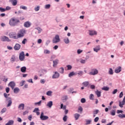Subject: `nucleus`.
<instances>
[{
  "label": "nucleus",
  "mask_w": 125,
  "mask_h": 125,
  "mask_svg": "<svg viewBox=\"0 0 125 125\" xmlns=\"http://www.w3.org/2000/svg\"><path fill=\"white\" fill-rule=\"evenodd\" d=\"M20 23L19 19L16 18H11L9 21V24L10 26H16L17 24Z\"/></svg>",
  "instance_id": "nucleus-1"
},
{
  "label": "nucleus",
  "mask_w": 125,
  "mask_h": 125,
  "mask_svg": "<svg viewBox=\"0 0 125 125\" xmlns=\"http://www.w3.org/2000/svg\"><path fill=\"white\" fill-rule=\"evenodd\" d=\"M25 34H26V30H25V29H22L20 30L17 34L18 38H19V39H20V38H23Z\"/></svg>",
  "instance_id": "nucleus-2"
},
{
  "label": "nucleus",
  "mask_w": 125,
  "mask_h": 125,
  "mask_svg": "<svg viewBox=\"0 0 125 125\" xmlns=\"http://www.w3.org/2000/svg\"><path fill=\"white\" fill-rule=\"evenodd\" d=\"M19 58L20 61H24L25 60V53L23 51L20 53Z\"/></svg>",
  "instance_id": "nucleus-3"
},
{
  "label": "nucleus",
  "mask_w": 125,
  "mask_h": 125,
  "mask_svg": "<svg viewBox=\"0 0 125 125\" xmlns=\"http://www.w3.org/2000/svg\"><path fill=\"white\" fill-rule=\"evenodd\" d=\"M98 74V70L96 69H92L91 70V72L89 73V75L91 76H95V75H97Z\"/></svg>",
  "instance_id": "nucleus-4"
},
{
  "label": "nucleus",
  "mask_w": 125,
  "mask_h": 125,
  "mask_svg": "<svg viewBox=\"0 0 125 125\" xmlns=\"http://www.w3.org/2000/svg\"><path fill=\"white\" fill-rule=\"evenodd\" d=\"M60 42V38L59 37V35H56L53 40V43H57V42Z\"/></svg>",
  "instance_id": "nucleus-5"
},
{
  "label": "nucleus",
  "mask_w": 125,
  "mask_h": 125,
  "mask_svg": "<svg viewBox=\"0 0 125 125\" xmlns=\"http://www.w3.org/2000/svg\"><path fill=\"white\" fill-rule=\"evenodd\" d=\"M40 119L42 121H46V120H48L49 117L47 116H44L43 112H42L40 116Z\"/></svg>",
  "instance_id": "nucleus-6"
},
{
  "label": "nucleus",
  "mask_w": 125,
  "mask_h": 125,
  "mask_svg": "<svg viewBox=\"0 0 125 125\" xmlns=\"http://www.w3.org/2000/svg\"><path fill=\"white\" fill-rule=\"evenodd\" d=\"M0 40L2 42H10V40H9V38L6 36H2L0 38Z\"/></svg>",
  "instance_id": "nucleus-7"
},
{
  "label": "nucleus",
  "mask_w": 125,
  "mask_h": 125,
  "mask_svg": "<svg viewBox=\"0 0 125 125\" xmlns=\"http://www.w3.org/2000/svg\"><path fill=\"white\" fill-rule=\"evenodd\" d=\"M15 85H16L15 83L13 81L10 82L8 84V86H10L12 89H13L14 87H15Z\"/></svg>",
  "instance_id": "nucleus-8"
},
{
  "label": "nucleus",
  "mask_w": 125,
  "mask_h": 125,
  "mask_svg": "<svg viewBox=\"0 0 125 125\" xmlns=\"http://www.w3.org/2000/svg\"><path fill=\"white\" fill-rule=\"evenodd\" d=\"M31 25H32V23L30 22V21H26L24 23V27L25 28H29V27H31Z\"/></svg>",
  "instance_id": "nucleus-9"
},
{
  "label": "nucleus",
  "mask_w": 125,
  "mask_h": 125,
  "mask_svg": "<svg viewBox=\"0 0 125 125\" xmlns=\"http://www.w3.org/2000/svg\"><path fill=\"white\" fill-rule=\"evenodd\" d=\"M7 100L8 101V104L7 105V107H10L11 106V104H12V100L11 99V98H8L7 99Z\"/></svg>",
  "instance_id": "nucleus-10"
},
{
  "label": "nucleus",
  "mask_w": 125,
  "mask_h": 125,
  "mask_svg": "<svg viewBox=\"0 0 125 125\" xmlns=\"http://www.w3.org/2000/svg\"><path fill=\"white\" fill-rule=\"evenodd\" d=\"M125 104V96L124 97L122 102H119V106L121 108H123Z\"/></svg>",
  "instance_id": "nucleus-11"
},
{
  "label": "nucleus",
  "mask_w": 125,
  "mask_h": 125,
  "mask_svg": "<svg viewBox=\"0 0 125 125\" xmlns=\"http://www.w3.org/2000/svg\"><path fill=\"white\" fill-rule=\"evenodd\" d=\"M15 50H19L20 48H21V45L20 44L17 43L15 44V46L14 47Z\"/></svg>",
  "instance_id": "nucleus-12"
},
{
  "label": "nucleus",
  "mask_w": 125,
  "mask_h": 125,
  "mask_svg": "<svg viewBox=\"0 0 125 125\" xmlns=\"http://www.w3.org/2000/svg\"><path fill=\"white\" fill-rule=\"evenodd\" d=\"M9 1L12 3L13 6L17 5V0H9Z\"/></svg>",
  "instance_id": "nucleus-13"
},
{
  "label": "nucleus",
  "mask_w": 125,
  "mask_h": 125,
  "mask_svg": "<svg viewBox=\"0 0 125 125\" xmlns=\"http://www.w3.org/2000/svg\"><path fill=\"white\" fill-rule=\"evenodd\" d=\"M90 36H94V35H97V32L94 30H89Z\"/></svg>",
  "instance_id": "nucleus-14"
},
{
  "label": "nucleus",
  "mask_w": 125,
  "mask_h": 125,
  "mask_svg": "<svg viewBox=\"0 0 125 125\" xmlns=\"http://www.w3.org/2000/svg\"><path fill=\"white\" fill-rule=\"evenodd\" d=\"M122 71V67L121 66H118L116 68L115 70V73H116V74H118L120 73Z\"/></svg>",
  "instance_id": "nucleus-15"
},
{
  "label": "nucleus",
  "mask_w": 125,
  "mask_h": 125,
  "mask_svg": "<svg viewBox=\"0 0 125 125\" xmlns=\"http://www.w3.org/2000/svg\"><path fill=\"white\" fill-rule=\"evenodd\" d=\"M60 75L59 73L57 72H55L54 75L52 76V78L53 79H57V78H59V76Z\"/></svg>",
  "instance_id": "nucleus-16"
},
{
  "label": "nucleus",
  "mask_w": 125,
  "mask_h": 125,
  "mask_svg": "<svg viewBox=\"0 0 125 125\" xmlns=\"http://www.w3.org/2000/svg\"><path fill=\"white\" fill-rule=\"evenodd\" d=\"M53 67H56L58 63H59V61L58 60V59H56L55 61H53Z\"/></svg>",
  "instance_id": "nucleus-17"
},
{
  "label": "nucleus",
  "mask_w": 125,
  "mask_h": 125,
  "mask_svg": "<svg viewBox=\"0 0 125 125\" xmlns=\"http://www.w3.org/2000/svg\"><path fill=\"white\" fill-rule=\"evenodd\" d=\"M53 105V102H52V101H49V102L47 103L46 106L49 108H51Z\"/></svg>",
  "instance_id": "nucleus-18"
},
{
  "label": "nucleus",
  "mask_w": 125,
  "mask_h": 125,
  "mask_svg": "<svg viewBox=\"0 0 125 125\" xmlns=\"http://www.w3.org/2000/svg\"><path fill=\"white\" fill-rule=\"evenodd\" d=\"M94 51H95V52H98V51H99V50H100V45H98L96 46L95 47V48H94Z\"/></svg>",
  "instance_id": "nucleus-19"
},
{
  "label": "nucleus",
  "mask_w": 125,
  "mask_h": 125,
  "mask_svg": "<svg viewBox=\"0 0 125 125\" xmlns=\"http://www.w3.org/2000/svg\"><path fill=\"white\" fill-rule=\"evenodd\" d=\"M63 41L66 44H68V43L70 42V40H69V38L68 37L64 38Z\"/></svg>",
  "instance_id": "nucleus-20"
},
{
  "label": "nucleus",
  "mask_w": 125,
  "mask_h": 125,
  "mask_svg": "<svg viewBox=\"0 0 125 125\" xmlns=\"http://www.w3.org/2000/svg\"><path fill=\"white\" fill-rule=\"evenodd\" d=\"M74 118L75 119L76 121H78L79 120V118H80V116H81L79 114L75 113L74 115Z\"/></svg>",
  "instance_id": "nucleus-21"
},
{
  "label": "nucleus",
  "mask_w": 125,
  "mask_h": 125,
  "mask_svg": "<svg viewBox=\"0 0 125 125\" xmlns=\"http://www.w3.org/2000/svg\"><path fill=\"white\" fill-rule=\"evenodd\" d=\"M95 94H96L97 97H100V96H101V92L98 91V90H97L95 92Z\"/></svg>",
  "instance_id": "nucleus-22"
},
{
  "label": "nucleus",
  "mask_w": 125,
  "mask_h": 125,
  "mask_svg": "<svg viewBox=\"0 0 125 125\" xmlns=\"http://www.w3.org/2000/svg\"><path fill=\"white\" fill-rule=\"evenodd\" d=\"M14 124V121L13 120H10L7 123L5 124V125H12Z\"/></svg>",
  "instance_id": "nucleus-23"
},
{
  "label": "nucleus",
  "mask_w": 125,
  "mask_h": 125,
  "mask_svg": "<svg viewBox=\"0 0 125 125\" xmlns=\"http://www.w3.org/2000/svg\"><path fill=\"white\" fill-rule=\"evenodd\" d=\"M24 107H25V105L24 104H20L19 105V109H21V110H24Z\"/></svg>",
  "instance_id": "nucleus-24"
},
{
  "label": "nucleus",
  "mask_w": 125,
  "mask_h": 125,
  "mask_svg": "<svg viewBox=\"0 0 125 125\" xmlns=\"http://www.w3.org/2000/svg\"><path fill=\"white\" fill-rule=\"evenodd\" d=\"M26 69L27 68H26V66H23L21 68V71L22 73H25Z\"/></svg>",
  "instance_id": "nucleus-25"
},
{
  "label": "nucleus",
  "mask_w": 125,
  "mask_h": 125,
  "mask_svg": "<svg viewBox=\"0 0 125 125\" xmlns=\"http://www.w3.org/2000/svg\"><path fill=\"white\" fill-rule=\"evenodd\" d=\"M9 36H10V38H12L13 39H14L15 40H17V39H19V38H18V36H16L15 35L14 36H12V33H10Z\"/></svg>",
  "instance_id": "nucleus-26"
},
{
  "label": "nucleus",
  "mask_w": 125,
  "mask_h": 125,
  "mask_svg": "<svg viewBox=\"0 0 125 125\" xmlns=\"http://www.w3.org/2000/svg\"><path fill=\"white\" fill-rule=\"evenodd\" d=\"M9 36H10V38H12L13 39H14L15 40H17V39H19V38H18V36H16L15 35L14 36H12V33H10Z\"/></svg>",
  "instance_id": "nucleus-27"
},
{
  "label": "nucleus",
  "mask_w": 125,
  "mask_h": 125,
  "mask_svg": "<svg viewBox=\"0 0 125 125\" xmlns=\"http://www.w3.org/2000/svg\"><path fill=\"white\" fill-rule=\"evenodd\" d=\"M19 91H20V89L18 87H16L14 89V93H18Z\"/></svg>",
  "instance_id": "nucleus-28"
},
{
  "label": "nucleus",
  "mask_w": 125,
  "mask_h": 125,
  "mask_svg": "<svg viewBox=\"0 0 125 125\" xmlns=\"http://www.w3.org/2000/svg\"><path fill=\"white\" fill-rule=\"evenodd\" d=\"M59 72H60V73H61V74H63V73H64V68L61 67L60 68H59Z\"/></svg>",
  "instance_id": "nucleus-29"
},
{
  "label": "nucleus",
  "mask_w": 125,
  "mask_h": 125,
  "mask_svg": "<svg viewBox=\"0 0 125 125\" xmlns=\"http://www.w3.org/2000/svg\"><path fill=\"white\" fill-rule=\"evenodd\" d=\"M102 90H105V91H108V90L109 89V87L104 86L102 88Z\"/></svg>",
  "instance_id": "nucleus-30"
},
{
  "label": "nucleus",
  "mask_w": 125,
  "mask_h": 125,
  "mask_svg": "<svg viewBox=\"0 0 125 125\" xmlns=\"http://www.w3.org/2000/svg\"><path fill=\"white\" fill-rule=\"evenodd\" d=\"M90 100H94V95L91 94L89 96Z\"/></svg>",
  "instance_id": "nucleus-31"
},
{
  "label": "nucleus",
  "mask_w": 125,
  "mask_h": 125,
  "mask_svg": "<svg viewBox=\"0 0 125 125\" xmlns=\"http://www.w3.org/2000/svg\"><path fill=\"white\" fill-rule=\"evenodd\" d=\"M83 85H84V86H87L88 85V84H89V82L86 81V82H84L83 83Z\"/></svg>",
  "instance_id": "nucleus-32"
},
{
  "label": "nucleus",
  "mask_w": 125,
  "mask_h": 125,
  "mask_svg": "<svg viewBox=\"0 0 125 125\" xmlns=\"http://www.w3.org/2000/svg\"><path fill=\"white\" fill-rule=\"evenodd\" d=\"M108 74L109 75H113L114 74V72L113 71V69L112 68H109Z\"/></svg>",
  "instance_id": "nucleus-33"
},
{
  "label": "nucleus",
  "mask_w": 125,
  "mask_h": 125,
  "mask_svg": "<svg viewBox=\"0 0 125 125\" xmlns=\"http://www.w3.org/2000/svg\"><path fill=\"white\" fill-rule=\"evenodd\" d=\"M86 122V125H90V124H91V120H85Z\"/></svg>",
  "instance_id": "nucleus-34"
},
{
  "label": "nucleus",
  "mask_w": 125,
  "mask_h": 125,
  "mask_svg": "<svg viewBox=\"0 0 125 125\" xmlns=\"http://www.w3.org/2000/svg\"><path fill=\"white\" fill-rule=\"evenodd\" d=\"M2 80L3 82H4L5 83H6V82H7L8 81L7 78H6V77L5 76H3V78H2Z\"/></svg>",
  "instance_id": "nucleus-35"
},
{
  "label": "nucleus",
  "mask_w": 125,
  "mask_h": 125,
  "mask_svg": "<svg viewBox=\"0 0 125 125\" xmlns=\"http://www.w3.org/2000/svg\"><path fill=\"white\" fill-rule=\"evenodd\" d=\"M36 30H38L39 34H41L42 33V29L41 28V27H37L36 28Z\"/></svg>",
  "instance_id": "nucleus-36"
},
{
  "label": "nucleus",
  "mask_w": 125,
  "mask_h": 125,
  "mask_svg": "<svg viewBox=\"0 0 125 125\" xmlns=\"http://www.w3.org/2000/svg\"><path fill=\"white\" fill-rule=\"evenodd\" d=\"M110 115H111V116H115V115H116V110L111 111L110 112Z\"/></svg>",
  "instance_id": "nucleus-37"
},
{
  "label": "nucleus",
  "mask_w": 125,
  "mask_h": 125,
  "mask_svg": "<svg viewBox=\"0 0 125 125\" xmlns=\"http://www.w3.org/2000/svg\"><path fill=\"white\" fill-rule=\"evenodd\" d=\"M118 117L121 118V119H124V118H125V114H119Z\"/></svg>",
  "instance_id": "nucleus-38"
},
{
  "label": "nucleus",
  "mask_w": 125,
  "mask_h": 125,
  "mask_svg": "<svg viewBox=\"0 0 125 125\" xmlns=\"http://www.w3.org/2000/svg\"><path fill=\"white\" fill-rule=\"evenodd\" d=\"M6 108L4 107L1 111V114H3V113H5L6 112Z\"/></svg>",
  "instance_id": "nucleus-39"
},
{
  "label": "nucleus",
  "mask_w": 125,
  "mask_h": 125,
  "mask_svg": "<svg viewBox=\"0 0 125 125\" xmlns=\"http://www.w3.org/2000/svg\"><path fill=\"white\" fill-rule=\"evenodd\" d=\"M20 9H23V10H27V7L25 6H21Z\"/></svg>",
  "instance_id": "nucleus-40"
},
{
  "label": "nucleus",
  "mask_w": 125,
  "mask_h": 125,
  "mask_svg": "<svg viewBox=\"0 0 125 125\" xmlns=\"http://www.w3.org/2000/svg\"><path fill=\"white\" fill-rule=\"evenodd\" d=\"M46 94L48 96H51V94H52V92L51 91H48L46 92Z\"/></svg>",
  "instance_id": "nucleus-41"
},
{
  "label": "nucleus",
  "mask_w": 125,
  "mask_h": 125,
  "mask_svg": "<svg viewBox=\"0 0 125 125\" xmlns=\"http://www.w3.org/2000/svg\"><path fill=\"white\" fill-rule=\"evenodd\" d=\"M44 54H49V53H50V51L48 50H44Z\"/></svg>",
  "instance_id": "nucleus-42"
},
{
  "label": "nucleus",
  "mask_w": 125,
  "mask_h": 125,
  "mask_svg": "<svg viewBox=\"0 0 125 125\" xmlns=\"http://www.w3.org/2000/svg\"><path fill=\"white\" fill-rule=\"evenodd\" d=\"M68 119V117L66 115H64L63 117V122H67V119Z\"/></svg>",
  "instance_id": "nucleus-43"
},
{
  "label": "nucleus",
  "mask_w": 125,
  "mask_h": 125,
  "mask_svg": "<svg viewBox=\"0 0 125 125\" xmlns=\"http://www.w3.org/2000/svg\"><path fill=\"white\" fill-rule=\"evenodd\" d=\"M11 62H15V57L13 56L11 59Z\"/></svg>",
  "instance_id": "nucleus-44"
},
{
  "label": "nucleus",
  "mask_w": 125,
  "mask_h": 125,
  "mask_svg": "<svg viewBox=\"0 0 125 125\" xmlns=\"http://www.w3.org/2000/svg\"><path fill=\"white\" fill-rule=\"evenodd\" d=\"M98 113H99V110L96 109L93 111L94 115H97Z\"/></svg>",
  "instance_id": "nucleus-45"
},
{
  "label": "nucleus",
  "mask_w": 125,
  "mask_h": 125,
  "mask_svg": "<svg viewBox=\"0 0 125 125\" xmlns=\"http://www.w3.org/2000/svg\"><path fill=\"white\" fill-rule=\"evenodd\" d=\"M74 75H75V73H74L73 72H72L69 74L68 77H73V76H74Z\"/></svg>",
  "instance_id": "nucleus-46"
},
{
  "label": "nucleus",
  "mask_w": 125,
  "mask_h": 125,
  "mask_svg": "<svg viewBox=\"0 0 125 125\" xmlns=\"http://www.w3.org/2000/svg\"><path fill=\"white\" fill-rule=\"evenodd\" d=\"M45 8L46 9H49V8H50V4H46L45 6Z\"/></svg>",
  "instance_id": "nucleus-47"
},
{
  "label": "nucleus",
  "mask_w": 125,
  "mask_h": 125,
  "mask_svg": "<svg viewBox=\"0 0 125 125\" xmlns=\"http://www.w3.org/2000/svg\"><path fill=\"white\" fill-rule=\"evenodd\" d=\"M38 111H40V109H39V107H36L33 110L34 113H36L38 112Z\"/></svg>",
  "instance_id": "nucleus-48"
},
{
  "label": "nucleus",
  "mask_w": 125,
  "mask_h": 125,
  "mask_svg": "<svg viewBox=\"0 0 125 125\" xmlns=\"http://www.w3.org/2000/svg\"><path fill=\"white\" fill-rule=\"evenodd\" d=\"M26 42H27V39H24L22 41V44H25Z\"/></svg>",
  "instance_id": "nucleus-49"
},
{
  "label": "nucleus",
  "mask_w": 125,
  "mask_h": 125,
  "mask_svg": "<svg viewBox=\"0 0 125 125\" xmlns=\"http://www.w3.org/2000/svg\"><path fill=\"white\" fill-rule=\"evenodd\" d=\"M0 11L1 12H4L5 11V9L2 7H0Z\"/></svg>",
  "instance_id": "nucleus-50"
},
{
  "label": "nucleus",
  "mask_w": 125,
  "mask_h": 125,
  "mask_svg": "<svg viewBox=\"0 0 125 125\" xmlns=\"http://www.w3.org/2000/svg\"><path fill=\"white\" fill-rule=\"evenodd\" d=\"M24 83H25V81H22L20 83V86H23L24 85Z\"/></svg>",
  "instance_id": "nucleus-51"
},
{
  "label": "nucleus",
  "mask_w": 125,
  "mask_h": 125,
  "mask_svg": "<svg viewBox=\"0 0 125 125\" xmlns=\"http://www.w3.org/2000/svg\"><path fill=\"white\" fill-rule=\"evenodd\" d=\"M82 52H83V50H81L80 49H79L77 50L78 54H81V53H82Z\"/></svg>",
  "instance_id": "nucleus-52"
},
{
  "label": "nucleus",
  "mask_w": 125,
  "mask_h": 125,
  "mask_svg": "<svg viewBox=\"0 0 125 125\" xmlns=\"http://www.w3.org/2000/svg\"><path fill=\"white\" fill-rule=\"evenodd\" d=\"M35 11H39L40 10V6H38L35 8Z\"/></svg>",
  "instance_id": "nucleus-53"
},
{
  "label": "nucleus",
  "mask_w": 125,
  "mask_h": 125,
  "mask_svg": "<svg viewBox=\"0 0 125 125\" xmlns=\"http://www.w3.org/2000/svg\"><path fill=\"white\" fill-rule=\"evenodd\" d=\"M81 103H85V99H84V98H82V99L81 100Z\"/></svg>",
  "instance_id": "nucleus-54"
},
{
  "label": "nucleus",
  "mask_w": 125,
  "mask_h": 125,
  "mask_svg": "<svg viewBox=\"0 0 125 125\" xmlns=\"http://www.w3.org/2000/svg\"><path fill=\"white\" fill-rule=\"evenodd\" d=\"M99 120V117H96L94 119V122L95 123H97V122H98V121Z\"/></svg>",
  "instance_id": "nucleus-55"
},
{
  "label": "nucleus",
  "mask_w": 125,
  "mask_h": 125,
  "mask_svg": "<svg viewBox=\"0 0 125 125\" xmlns=\"http://www.w3.org/2000/svg\"><path fill=\"white\" fill-rule=\"evenodd\" d=\"M41 104H42V101H40L39 102L35 103V105H41Z\"/></svg>",
  "instance_id": "nucleus-56"
},
{
  "label": "nucleus",
  "mask_w": 125,
  "mask_h": 125,
  "mask_svg": "<svg viewBox=\"0 0 125 125\" xmlns=\"http://www.w3.org/2000/svg\"><path fill=\"white\" fill-rule=\"evenodd\" d=\"M90 87L91 89H95V85H91Z\"/></svg>",
  "instance_id": "nucleus-57"
},
{
  "label": "nucleus",
  "mask_w": 125,
  "mask_h": 125,
  "mask_svg": "<svg viewBox=\"0 0 125 125\" xmlns=\"http://www.w3.org/2000/svg\"><path fill=\"white\" fill-rule=\"evenodd\" d=\"M118 92V89H115L112 92V94H116Z\"/></svg>",
  "instance_id": "nucleus-58"
},
{
  "label": "nucleus",
  "mask_w": 125,
  "mask_h": 125,
  "mask_svg": "<svg viewBox=\"0 0 125 125\" xmlns=\"http://www.w3.org/2000/svg\"><path fill=\"white\" fill-rule=\"evenodd\" d=\"M123 95H124V94H123V92H121L119 95V98H122V97H123Z\"/></svg>",
  "instance_id": "nucleus-59"
},
{
  "label": "nucleus",
  "mask_w": 125,
  "mask_h": 125,
  "mask_svg": "<svg viewBox=\"0 0 125 125\" xmlns=\"http://www.w3.org/2000/svg\"><path fill=\"white\" fill-rule=\"evenodd\" d=\"M67 67V70H71V69H72V66L70 65H68Z\"/></svg>",
  "instance_id": "nucleus-60"
},
{
  "label": "nucleus",
  "mask_w": 125,
  "mask_h": 125,
  "mask_svg": "<svg viewBox=\"0 0 125 125\" xmlns=\"http://www.w3.org/2000/svg\"><path fill=\"white\" fill-rule=\"evenodd\" d=\"M40 82L41 83H45V81H44V79H42L40 81Z\"/></svg>",
  "instance_id": "nucleus-61"
},
{
  "label": "nucleus",
  "mask_w": 125,
  "mask_h": 125,
  "mask_svg": "<svg viewBox=\"0 0 125 125\" xmlns=\"http://www.w3.org/2000/svg\"><path fill=\"white\" fill-rule=\"evenodd\" d=\"M5 89H6V92H7V93H8L10 90L9 87H6Z\"/></svg>",
  "instance_id": "nucleus-62"
},
{
  "label": "nucleus",
  "mask_w": 125,
  "mask_h": 125,
  "mask_svg": "<svg viewBox=\"0 0 125 125\" xmlns=\"http://www.w3.org/2000/svg\"><path fill=\"white\" fill-rule=\"evenodd\" d=\"M28 119L29 121H32V115H29L28 117Z\"/></svg>",
  "instance_id": "nucleus-63"
},
{
  "label": "nucleus",
  "mask_w": 125,
  "mask_h": 125,
  "mask_svg": "<svg viewBox=\"0 0 125 125\" xmlns=\"http://www.w3.org/2000/svg\"><path fill=\"white\" fill-rule=\"evenodd\" d=\"M67 99H68V98H67V96L62 97V100H67Z\"/></svg>",
  "instance_id": "nucleus-64"
}]
</instances>
